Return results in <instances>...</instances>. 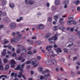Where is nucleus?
I'll list each match as a JSON object with an SVG mask.
<instances>
[{"label":"nucleus","instance_id":"nucleus-40","mask_svg":"<svg viewBox=\"0 0 80 80\" xmlns=\"http://www.w3.org/2000/svg\"><path fill=\"white\" fill-rule=\"evenodd\" d=\"M20 50H21V49H17L16 51L17 53H20Z\"/></svg>","mask_w":80,"mask_h":80},{"label":"nucleus","instance_id":"nucleus-62","mask_svg":"<svg viewBox=\"0 0 80 80\" xmlns=\"http://www.w3.org/2000/svg\"><path fill=\"white\" fill-rule=\"evenodd\" d=\"M77 57H74L73 59V61H74V60H76V59H77Z\"/></svg>","mask_w":80,"mask_h":80},{"label":"nucleus","instance_id":"nucleus-64","mask_svg":"<svg viewBox=\"0 0 80 80\" xmlns=\"http://www.w3.org/2000/svg\"><path fill=\"white\" fill-rule=\"evenodd\" d=\"M77 74L78 75H80V71H78L76 72Z\"/></svg>","mask_w":80,"mask_h":80},{"label":"nucleus","instance_id":"nucleus-25","mask_svg":"<svg viewBox=\"0 0 80 80\" xmlns=\"http://www.w3.org/2000/svg\"><path fill=\"white\" fill-rule=\"evenodd\" d=\"M3 62L4 63H7L8 62V60H7V58H4L3 59Z\"/></svg>","mask_w":80,"mask_h":80},{"label":"nucleus","instance_id":"nucleus-23","mask_svg":"<svg viewBox=\"0 0 80 80\" xmlns=\"http://www.w3.org/2000/svg\"><path fill=\"white\" fill-rule=\"evenodd\" d=\"M5 4H6V2L5 1H3L2 2V5L3 6V5H5Z\"/></svg>","mask_w":80,"mask_h":80},{"label":"nucleus","instance_id":"nucleus-3","mask_svg":"<svg viewBox=\"0 0 80 80\" xmlns=\"http://www.w3.org/2000/svg\"><path fill=\"white\" fill-rule=\"evenodd\" d=\"M19 69L20 71H23V68L21 67V65H19L17 66L16 68H15V70H18Z\"/></svg>","mask_w":80,"mask_h":80},{"label":"nucleus","instance_id":"nucleus-42","mask_svg":"<svg viewBox=\"0 0 80 80\" xmlns=\"http://www.w3.org/2000/svg\"><path fill=\"white\" fill-rule=\"evenodd\" d=\"M34 2L33 1H30V2H29V4L30 5H32V4H33Z\"/></svg>","mask_w":80,"mask_h":80},{"label":"nucleus","instance_id":"nucleus-1","mask_svg":"<svg viewBox=\"0 0 80 80\" xmlns=\"http://www.w3.org/2000/svg\"><path fill=\"white\" fill-rule=\"evenodd\" d=\"M22 38H23V34H19L18 36L14 37V39H11V42H14L16 43V42H19Z\"/></svg>","mask_w":80,"mask_h":80},{"label":"nucleus","instance_id":"nucleus-4","mask_svg":"<svg viewBox=\"0 0 80 80\" xmlns=\"http://www.w3.org/2000/svg\"><path fill=\"white\" fill-rule=\"evenodd\" d=\"M10 27L11 29H14L16 27V24L15 23H11L10 24Z\"/></svg>","mask_w":80,"mask_h":80},{"label":"nucleus","instance_id":"nucleus-63","mask_svg":"<svg viewBox=\"0 0 80 80\" xmlns=\"http://www.w3.org/2000/svg\"><path fill=\"white\" fill-rule=\"evenodd\" d=\"M64 20V18H61L59 19V21H63Z\"/></svg>","mask_w":80,"mask_h":80},{"label":"nucleus","instance_id":"nucleus-43","mask_svg":"<svg viewBox=\"0 0 80 80\" xmlns=\"http://www.w3.org/2000/svg\"><path fill=\"white\" fill-rule=\"evenodd\" d=\"M70 32H73V31H74V28H71L70 29Z\"/></svg>","mask_w":80,"mask_h":80},{"label":"nucleus","instance_id":"nucleus-24","mask_svg":"<svg viewBox=\"0 0 80 80\" xmlns=\"http://www.w3.org/2000/svg\"><path fill=\"white\" fill-rule=\"evenodd\" d=\"M10 62L11 64H15V60H11Z\"/></svg>","mask_w":80,"mask_h":80},{"label":"nucleus","instance_id":"nucleus-34","mask_svg":"<svg viewBox=\"0 0 80 80\" xmlns=\"http://www.w3.org/2000/svg\"><path fill=\"white\" fill-rule=\"evenodd\" d=\"M9 68V66L8 65H6L5 67V69L6 70H8Z\"/></svg>","mask_w":80,"mask_h":80},{"label":"nucleus","instance_id":"nucleus-46","mask_svg":"<svg viewBox=\"0 0 80 80\" xmlns=\"http://www.w3.org/2000/svg\"><path fill=\"white\" fill-rule=\"evenodd\" d=\"M77 29H78V27H77L76 29L74 30L75 32H78V30Z\"/></svg>","mask_w":80,"mask_h":80},{"label":"nucleus","instance_id":"nucleus-13","mask_svg":"<svg viewBox=\"0 0 80 80\" xmlns=\"http://www.w3.org/2000/svg\"><path fill=\"white\" fill-rule=\"evenodd\" d=\"M52 48V45H51L50 46H48L46 47V49L47 50H48L49 49H51Z\"/></svg>","mask_w":80,"mask_h":80},{"label":"nucleus","instance_id":"nucleus-54","mask_svg":"<svg viewBox=\"0 0 80 80\" xmlns=\"http://www.w3.org/2000/svg\"><path fill=\"white\" fill-rule=\"evenodd\" d=\"M28 55H32V52L30 51L28 52Z\"/></svg>","mask_w":80,"mask_h":80},{"label":"nucleus","instance_id":"nucleus-29","mask_svg":"<svg viewBox=\"0 0 80 80\" xmlns=\"http://www.w3.org/2000/svg\"><path fill=\"white\" fill-rule=\"evenodd\" d=\"M38 70L39 72H42V70H43V68L40 67L38 68Z\"/></svg>","mask_w":80,"mask_h":80},{"label":"nucleus","instance_id":"nucleus-6","mask_svg":"<svg viewBox=\"0 0 80 80\" xmlns=\"http://www.w3.org/2000/svg\"><path fill=\"white\" fill-rule=\"evenodd\" d=\"M47 73H50V71L48 70H47L46 71H43L42 72V74H45Z\"/></svg>","mask_w":80,"mask_h":80},{"label":"nucleus","instance_id":"nucleus-16","mask_svg":"<svg viewBox=\"0 0 80 80\" xmlns=\"http://www.w3.org/2000/svg\"><path fill=\"white\" fill-rule=\"evenodd\" d=\"M21 50H22L23 53H26V52H27V49H22Z\"/></svg>","mask_w":80,"mask_h":80},{"label":"nucleus","instance_id":"nucleus-27","mask_svg":"<svg viewBox=\"0 0 80 80\" xmlns=\"http://www.w3.org/2000/svg\"><path fill=\"white\" fill-rule=\"evenodd\" d=\"M3 77H5V78H7V76L5 75H2L1 76H0V79H1L2 78H3Z\"/></svg>","mask_w":80,"mask_h":80},{"label":"nucleus","instance_id":"nucleus-33","mask_svg":"<svg viewBox=\"0 0 80 80\" xmlns=\"http://www.w3.org/2000/svg\"><path fill=\"white\" fill-rule=\"evenodd\" d=\"M77 35L78 37H80V31L77 33Z\"/></svg>","mask_w":80,"mask_h":80},{"label":"nucleus","instance_id":"nucleus-45","mask_svg":"<svg viewBox=\"0 0 80 80\" xmlns=\"http://www.w3.org/2000/svg\"><path fill=\"white\" fill-rule=\"evenodd\" d=\"M72 23L73 25H76L77 24V22L74 21H72Z\"/></svg>","mask_w":80,"mask_h":80},{"label":"nucleus","instance_id":"nucleus-39","mask_svg":"<svg viewBox=\"0 0 80 80\" xmlns=\"http://www.w3.org/2000/svg\"><path fill=\"white\" fill-rule=\"evenodd\" d=\"M73 43H72L71 44H69L68 46V47H71L73 45Z\"/></svg>","mask_w":80,"mask_h":80},{"label":"nucleus","instance_id":"nucleus-52","mask_svg":"<svg viewBox=\"0 0 80 80\" xmlns=\"http://www.w3.org/2000/svg\"><path fill=\"white\" fill-rule=\"evenodd\" d=\"M47 50L49 52H50V53H52V50L51 49H49L48 50Z\"/></svg>","mask_w":80,"mask_h":80},{"label":"nucleus","instance_id":"nucleus-8","mask_svg":"<svg viewBox=\"0 0 80 80\" xmlns=\"http://www.w3.org/2000/svg\"><path fill=\"white\" fill-rule=\"evenodd\" d=\"M31 62H32V65H33V64H35L37 62V59H32L31 61Z\"/></svg>","mask_w":80,"mask_h":80},{"label":"nucleus","instance_id":"nucleus-55","mask_svg":"<svg viewBox=\"0 0 80 80\" xmlns=\"http://www.w3.org/2000/svg\"><path fill=\"white\" fill-rule=\"evenodd\" d=\"M20 32H17L16 33V35H20Z\"/></svg>","mask_w":80,"mask_h":80},{"label":"nucleus","instance_id":"nucleus-59","mask_svg":"<svg viewBox=\"0 0 80 80\" xmlns=\"http://www.w3.org/2000/svg\"><path fill=\"white\" fill-rule=\"evenodd\" d=\"M8 42H9V41H5L4 42V44H6V43H8Z\"/></svg>","mask_w":80,"mask_h":80},{"label":"nucleus","instance_id":"nucleus-10","mask_svg":"<svg viewBox=\"0 0 80 80\" xmlns=\"http://www.w3.org/2000/svg\"><path fill=\"white\" fill-rule=\"evenodd\" d=\"M55 4L56 5H58L60 4L59 0H55Z\"/></svg>","mask_w":80,"mask_h":80},{"label":"nucleus","instance_id":"nucleus-30","mask_svg":"<svg viewBox=\"0 0 80 80\" xmlns=\"http://www.w3.org/2000/svg\"><path fill=\"white\" fill-rule=\"evenodd\" d=\"M58 80H62V77L60 76H58Z\"/></svg>","mask_w":80,"mask_h":80},{"label":"nucleus","instance_id":"nucleus-35","mask_svg":"<svg viewBox=\"0 0 80 80\" xmlns=\"http://www.w3.org/2000/svg\"><path fill=\"white\" fill-rule=\"evenodd\" d=\"M30 63H31V62H30V61H29L27 62H25V63L26 65H27L28 64H30Z\"/></svg>","mask_w":80,"mask_h":80},{"label":"nucleus","instance_id":"nucleus-31","mask_svg":"<svg viewBox=\"0 0 80 80\" xmlns=\"http://www.w3.org/2000/svg\"><path fill=\"white\" fill-rule=\"evenodd\" d=\"M58 29V27L57 26H54L53 28V30L54 31L57 30Z\"/></svg>","mask_w":80,"mask_h":80},{"label":"nucleus","instance_id":"nucleus-49","mask_svg":"<svg viewBox=\"0 0 80 80\" xmlns=\"http://www.w3.org/2000/svg\"><path fill=\"white\" fill-rule=\"evenodd\" d=\"M22 74H19L18 75V78H20L22 77Z\"/></svg>","mask_w":80,"mask_h":80},{"label":"nucleus","instance_id":"nucleus-15","mask_svg":"<svg viewBox=\"0 0 80 80\" xmlns=\"http://www.w3.org/2000/svg\"><path fill=\"white\" fill-rule=\"evenodd\" d=\"M45 57H50V54L48 52H46L45 54Z\"/></svg>","mask_w":80,"mask_h":80},{"label":"nucleus","instance_id":"nucleus-47","mask_svg":"<svg viewBox=\"0 0 80 80\" xmlns=\"http://www.w3.org/2000/svg\"><path fill=\"white\" fill-rule=\"evenodd\" d=\"M56 55H57V54H52L51 55V57H52L54 58L55 57Z\"/></svg>","mask_w":80,"mask_h":80},{"label":"nucleus","instance_id":"nucleus-41","mask_svg":"<svg viewBox=\"0 0 80 80\" xmlns=\"http://www.w3.org/2000/svg\"><path fill=\"white\" fill-rule=\"evenodd\" d=\"M7 54V52H2V56H5V55Z\"/></svg>","mask_w":80,"mask_h":80},{"label":"nucleus","instance_id":"nucleus-37","mask_svg":"<svg viewBox=\"0 0 80 80\" xmlns=\"http://www.w3.org/2000/svg\"><path fill=\"white\" fill-rule=\"evenodd\" d=\"M23 71H20L18 73L19 74L22 75H23L22 74L23 73Z\"/></svg>","mask_w":80,"mask_h":80},{"label":"nucleus","instance_id":"nucleus-44","mask_svg":"<svg viewBox=\"0 0 80 80\" xmlns=\"http://www.w3.org/2000/svg\"><path fill=\"white\" fill-rule=\"evenodd\" d=\"M8 48H9V49H10V50H11V49H12V46L10 45H8Z\"/></svg>","mask_w":80,"mask_h":80},{"label":"nucleus","instance_id":"nucleus-20","mask_svg":"<svg viewBox=\"0 0 80 80\" xmlns=\"http://www.w3.org/2000/svg\"><path fill=\"white\" fill-rule=\"evenodd\" d=\"M59 29L60 30H62V31H63L64 30H65V28L63 26H61L60 28Z\"/></svg>","mask_w":80,"mask_h":80},{"label":"nucleus","instance_id":"nucleus-61","mask_svg":"<svg viewBox=\"0 0 80 80\" xmlns=\"http://www.w3.org/2000/svg\"><path fill=\"white\" fill-rule=\"evenodd\" d=\"M15 34H16V33H15V32H14L12 33V36H13V37H14V36L15 35Z\"/></svg>","mask_w":80,"mask_h":80},{"label":"nucleus","instance_id":"nucleus-12","mask_svg":"<svg viewBox=\"0 0 80 80\" xmlns=\"http://www.w3.org/2000/svg\"><path fill=\"white\" fill-rule=\"evenodd\" d=\"M70 16H72V17L69 18H68V21L72 22V21H73V16L72 15H70Z\"/></svg>","mask_w":80,"mask_h":80},{"label":"nucleus","instance_id":"nucleus-48","mask_svg":"<svg viewBox=\"0 0 80 80\" xmlns=\"http://www.w3.org/2000/svg\"><path fill=\"white\" fill-rule=\"evenodd\" d=\"M79 3H80V1L78 0L75 2V4L76 5H78Z\"/></svg>","mask_w":80,"mask_h":80},{"label":"nucleus","instance_id":"nucleus-11","mask_svg":"<svg viewBox=\"0 0 80 80\" xmlns=\"http://www.w3.org/2000/svg\"><path fill=\"white\" fill-rule=\"evenodd\" d=\"M35 43L37 44V45H40L41 44H42V42L40 41H38L35 42Z\"/></svg>","mask_w":80,"mask_h":80},{"label":"nucleus","instance_id":"nucleus-18","mask_svg":"<svg viewBox=\"0 0 80 80\" xmlns=\"http://www.w3.org/2000/svg\"><path fill=\"white\" fill-rule=\"evenodd\" d=\"M51 36V33H48L45 36V37L46 38H48V37H49L50 36Z\"/></svg>","mask_w":80,"mask_h":80},{"label":"nucleus","instance_id":"nucleus-17","mask_svg":"<svg viewBox=\"0 0 80 80\" xmlns=\"http://www.w3.org/2000/svg\"><path fill=\"white\" fill-rule=\"evenodd\" d=\"M67 23H68V25H71L72 24V21H68L67 22Z\"/></svg>","mask_w":80,"mask_h":80},{"label":"nucleus","instance_id":"nucleus-36","mask_svg":"<svg viewBox=\"0 0 80 80\" xmlns=\"http://www.w3.org/2000/svg\"><path fill=\"white\" fill-rule=\"evenodd\" d=\"M2 15L4 17H5L7 16V13L5 12H3L2 13Z\"/></svg>","mask_w":80,"mask_h":80},{"label":"nucleus","instance_id":"nucleus-26","mask_svg":"<svg viewBox=\"0 0 80 80\" xmlns=\"http://www.w3.org/2000/svg\"><path fill=\"white\" fill-rule=\"evenodd\" d=\"M71 75L72 77H75V73L72 71L71 72Z\"/></svg>","mask_w":80,"mask_h":80},{"label":"nucleus","instance_id":"nucleus-28","mask_svg":"<svg viewBox=\"0 0 80 80\" xmlns=\"http://www.w3.org/2000/svg\"><path fill=\"white\" fill-rule=\"evenodd\" d=\"M30 2V0H25V2L26 4H28V3H29Z\"/></svg>","mask_w":80,"mask_h":80},{"label":"nucleus","instance_id":"nucleus-7","mask_svg":"<svg viewBox=\"0 0 80 80\" xmlns=\"http://www.w3.org/2000/svg\"><path fill=\"white\" fill-rule=\"evenodd\" d=\"M51 62L53 65H57V62L54 59H52L51 60Z\"/></svg>","mask_w":80,"mask_h":80},{"label":"nucleus","instance_id":"nucleus-50","mask_svg":"<svg viewBox=\"0 0 80 80\" xmlns=\"http://www.w3.org/2000/svg\"><path fill=\"white\" fill-rule=\"evenodd\" d=\"M40 80H43V79L44 78V77H43V76H41L40 77Z\"/></svg>","mask_w":80,"mask_h":80},{"label":"nucleus","instance_id":"nucleus-2","mask_svg":"<svg viewBox=\"0 0 80 80\" xmlns=\"http://www.w3.org/2000/svg\"><path fill=\"white\" fill-rule=\"evenodd\" d=\"M58 34L56 33L55 34V36L52 37L51 38H49L48 39V41H49V43L51 44L54 43H55V41L57 40V35Z\"/></svg>","mask_w":80,"mask_h":80},{"label":"nucleus","instance_id":"nucleus-22","mask_svg":"<svg viewBox=\"0 0 80 80\" xmlns=\"http://www.w3.org/2000/svg\"><path fill=\"white\" fill-rule=\"evenodd\" d=\"M48 22H51L52 20V17H49L48 18Z\"/></svg>","mask_w":80,"mask_h":80},{"label":"nucleus","instance_id":"nucleus-58","mask_svg":"<svg viewBox=\"0 0 80 80\" xmlns=\"http://www.w3.org/2000/svg\"><path fill=\"white\" fill-rule=\"evenodd\" d=\"M30 43L31 45H33V42L32 41H30Z\"/></svg>","mask_w":80,"mask_h":80},{"label":"nucleus","instance_id":"nucleus-57","mask_svg":"<svg viewBox=\"0 0 80 80\" xmlns=\"http://www.w3.org/2000/svg\"><path fill=\"white\" fill-rule=\"evenodd\" d=\"M56 71L57 72H59V69H58V68H56Z\"/></svg>","mask_w":80,"mask_h":80},{"label":"nucleus","instance_id":"nucleus-53","mask_svg":"<svg viewBox=\"0 0 80 80\" xmlns=\"http://www.w3.org/2000/svg\"><path fill=\"white\" fill-rule=\"evenodd\" d=\"M3 28V25H0V30H2V28Z\"/></svg>","mask_w":80,"mask_h":80},{"label":"nucleus","instance_id":"nucleus-9","mask_svg":"<svg viewBox=\"0 0 80 80\" xmlns=\"http://www.w3.org/2000/svg\"><path fill=\"white\" fill-rule=\"evenodd\" d=\"M55 50L56 52H57V54H58V53H59V52H62V50L60 48H58V49H55Z\"/></svg>","mask_w":80,"mask_h":80},{"label":"nucleus","instance_id":"nucleus-14","mask_svg":"<svg viewBox=\"0 0 80 80\" xmlns=\"http://www.w3.org/2000/svg\"><path fill=\"white\" fill-rule=\"evenodd\" d=\"M9 6L11 8H13L15 7V5L13 3H10L9 4Z\"/></svg>","mask_w":80,"mask_h":80},{"label":"nucleus","instance_id":"nucleus-56","mask_svg":"<svg viewBox=\"0 0 80 80\" xmlns=\"http://www.w3.org/2000/svg\"><path fill=\"white\" fill-rule=\"evenodd\" d=\"M14 75H15V74L14 73V72H12L11 74V76H12V77H13L14 76Z\"/></svg>","mask_w":80,"mask_h":80},{"label":"nucleus","instance_id":"nucleus-32","mask_svg":"<svg viewBox=\"0 0 80 80\" xmlns=\"http://www.w3.org/2000/svg\"><path fill=\"white\" fill-rule=\"evenodd\" d=\"M0 70H3V67L2 65H0Z\"/></svg>","mask_w":80,"mask_h":80},{"label":"nucleus","instance_id":"nucleus-51","mask_svg":"<svg viewBox=\"0 0 80 80\" xmlns=\"http://www.w3.org/2000/svg\"><path fill=\"white\" fill-rule=\"evenodd\" d=\"M63 51L64 52H66V53H67V52H68V50H67V49L64 48L63 49Z\"/></svg>","mask_w":80,"mask_h":80},{"label":"nucleus","instance_id":"nucleus-19","mask_svg":"<svg viewBox=\"0 0 80 80\" xmlns=\"http://www.w3.org/2000/svg\"><path fill=\"white\" fill-rule=\"evenodd\" d=\"M45 63L47 65H50V61H47Z\"/></svg>","mask_w":80,"mask_h":80},{"label":"nucleus","instance_id":"nucleus-60","mask_svg":"<svg viewBox=\"0 0 80 80\" xmlns=\"http://www.w3.org/2000/svg\"><path fill=\"white\" fill-rule=\"evenodd\" d=\"M77 10L78 11H80V7H78L77 8Z\"/></svg>","mask_w":80,"mask_h":80},{"label":"nucleus","instance_id":"nucleus-5","mask_svg":"<svg viewBox=\"0 0 80 80\" xmlns=\"http://www.w3.org/2000/svg\"><path fill=\"white\" fill-rule=\"evenodd\" d=\"M38 28L39 30H42L44 28V25L42 24H40L38 26Z\"/></svg>","mask_w":80,"mask_h":80},{"label":"nucleus","instance_id":"nucleus-38","mask_svg":"<svg viewBox=\"0 0 80 80\" xmlns=\"http://www.w3.org/2000/svg\"><path fill=\"white\" fill-rule=\"evenodd\" d=\"M68 3V0L64 2V5H67Z\"/></svg>","mask_w":80,"mask_h":80},{"label":"nucleus","instance_id":"nucleus-21","mask_svg":"<svg viewBox=\"0 0 80 80\" xmlns=\"http://www.w3.org/2000/svg\"><path fill=\"white\" fill-rule=\"evenodd\" d=\"M52 9L53 11L54 10H55L56 9H57V8L55 7V6H53L52 7Z\"/></svg>","mask_w":80,"mask_h":80}]
</instances>
